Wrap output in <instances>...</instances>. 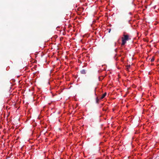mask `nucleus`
Listing matches in <instances>:
<instances>
[{
    "instance_id": "1",
    "label": "nucleus",
    "mask_w": 159,
    "mask_h": 159,
    "mask_svg": "<svg viewBox=\"0 0 159 159\" xmlns=\"http://www.w3.org/2000/svg\"><path fill=\"white\" fill-rule=\"evenodd\" d=\"M124 37L122 38V43L121 45H124L126 43V41L129 40V36L128 35H124Z\"/></svg>"
},
{
    "instance_id": "2",
    "label": "nucleus",
    "mask_w": 159,
    "mask_h": 159,
    "mask_svg": "<svg viewBox=\"0 0 159 159\" xmlns=\"http://www.w3.org/2000/svg\"><path fill=\"white\" fill-rule=\"evenodd\" d=\"M107 93H106L100 96V98L101 99L103 98L106 96Z\"/></svg>"
},
{
    "instance_id": "3",
    "label": "nucleus",
    "mask_w": 159,
    "mask_h": 159,
    "mask_svg": "<svg viewBox=\"0 0 159 159\" xmlns=\"http://www.w3.org/2000/svg\"><path fill=\"white\" fill-rule=\"evenodd\" d=\"M80 73L82 74H85L86 73V71L85 70L83 69L80 71Z\"/></svg>"
},
{
    "instance_id": "4",
    "label": "nucleus",
    "mask_w": 159,
    "mask_h": 159,
    "mask_svg": "<svg viewBox=\"0 0 159 159\" xmlns=\"http://www.w3.org/2000/svg\"><path fill=\"white\" fill-rule=\"evenodd\" d=\"M40 97H39L38 98H39L40 100H41V99H44V97L43 96V97H41V98H40Z\"/></svg>"
},
{
    "instance_id": "5",
    "label": "nucleus",
    "mask_w": 159,
    "mask_h": 159,
    "mask_svg": "<svg viewBox=\"0 0 159 159\" xmlns=\"http://www.w3.org/2000/svg\"><path fill=\"white\" fill-rule=\"evenodd\" d=\"M154 58L153 57L151 60V62H153L154 61Z\"/></svg>"
},
{
    "instance_id": "6",
    "label": "nucleus",
    "mask_w": 159,
    "mask_h": 159,
    "mask_svg": "<svg viewBox=\"0 0 159 159\" xmlns=\"http://www.w3.org/2000/svg\"><path fill=\"white\" fill-rule=\"evenodd\" d=\"M100 100H96V102L98 103H99V102H100Z\"/></svg>"
},
{
    "instance_id": "7",
    "label": "nucleus",
    "mask_w": 159,
    "mask_h": 159,
    "mask_svg": "<svg viewBox=\"0 0 159 159\" xmlns=\"http://www.w3.org/2000/svg\"><path fill=\"white\" fill-rule=\"evenodd\" d=\"M102 110L104 111H106L107 110V108H103Z\"/></svg>"
},
{
    "instance_id": "8",
    "label": "nucleus",
    "mask_w": 159,
    "mask_h": 159,
    "mask_svg": "<svg viewBox=\"0 0 159 159\" xmlns=\"http://www.w3.org/2000/svg\"><path fill=\"white\" fill-rule=\"evenodd\" d=\"M111 29H109L108 30V32L109 33H110L111 32Z\"/></svg>"
},
{
    "instance_id": "9",
    "label": "nucleus",
    "mask_w": 159,
    "mask_h": 159,
    "mask_svg": "<svg viewBox=\"0 0 159 159\" xmlns=\"http://www.w3.org/2000/svg\"><path fill=\"white\" fill-rule=\"evenodd\" d=\"M130 67V65H129L128 66L127 69H128Z\"/></svg>"
},
{
    "instance_id": "10",
    "label": "nucleus",
    "mask_w": 159,
    "mask_h": 159,
    "mask_svg": "<svg viewBox=\"0 0 159 159\" xmlns=\"http://www.w3.org/2000/svg\"><path fill=\"white\" fill-rule=\"evenodd\" d=\"M51 103H52V102H51V103H48V104L50 105L51 104Z\"/></svg>"
},
{
    "instance_id": "11",
    "label": "nucleus",
    "mask_w": 159,
    "mask_h": 159,
    "mask_svg": "<svg viewBox=\"0 0 159 159\" xmlns=\"http://www.w3.org/2000/svg\"><path fill=\"white\" fill-rule=\"evenodd\" d=\"M96 99L98 100V98L97 97L96 98Z\"/></svg>"
},
{
    "instance_id": "12",
    "label": "nucleus",
    "mask_w": 159,
    "mask_h": 159,
    "mask_svg": "<svg viewBox=\"0 0 159 159\" xmlns=\"http://www.w3.org/2000/svg\"><path fill=\"white\" fill-rule=\"evenodd\" d=\"M78 106V105L77 104H76V107H77Z\"/></svg>"
},
{
    "instance_id": "13",
    "label": "nucleus",
    "mask_w": 159,
    "mask_h": 159,
    "mask_svg": "<svg viewBox=\"0 0 159 159\" xmlns=\"http://www.w3.org/2000/svg\"><path fill=\"white\" fill-rule=\"evenodd\" d=\"M103 104L102 103L101 104H102V105H103Z\"/></svg>"
},
{
    "instance_id": "14",
    "label": "nucleus",
    "mask_w": 159,
    "mask_h": 159,
    "mask_svg": "<svg viewBox=\"0 0 159 159\" xmlns=\"http://www.w3.org/2000/svg\"><path fill=\"white\" fill-rule=\"evenodd\" d=\"M99 79H100V77L99 78Z\"/></svg>"
}]
</instances>
